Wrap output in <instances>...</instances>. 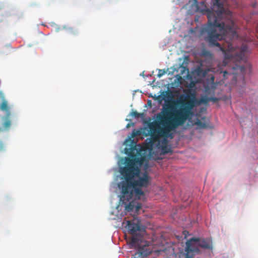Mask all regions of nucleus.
Instances as JSON below:
<instances>
[{
  "instance_id": "f257e3e1",
  "label": "nucleus",
  "mask_w": 258,
  "mask_h": 258,
  "mask_svg": "<svg viewBox=\"0 0 258 258\" xmlns=\"http://www.w3.org/2000/svg\"><path fill=\"white\" fill-rule=\"evenodd\" d=\"M211 11L208 9V25L202 30L205 35V40L210 45L220 47L222 51L226 50L225 57L237 62H246L249 49L247 43H243L240 48L234 49L231 42H226L225 48L220 47L218 40L225 39L227 35L231 36L232 39L237 37L238 35L234 29V23L232 19L231 12L223 7L221 0H212Z\"/></svg>"
},
{
  "instance_id": "f03ea898",
  "label": "nucleus",
  "mask_w": 258,
  "mask_h": 258,
  "mask_svg": "<svg viewBox=\"0 0 258 258\" xmlns=\"http://www.w3.org/2000/svg\"><path fill=\"white\" fill-rule=\"evenodd\" d=\"M196 101V94L189 90L178 101V109L170 113L169 108H164L162 114H158L157 121L150 123L148 125V135L150 137L146 140L147 148L152 149L155 143L160 141L161 137L172 139L174 135L171 132L182 125L192 115Z\"/></svg>"
},
{
  "instance_id": "7ed1b4c3",
  "label": "nucleus",
  "mask_w": 258,
  "mask_h": 258,
  "mask_svg": "<svg viewBox=\"0 0 258 258\" xmlns=\"http://www.w3.org/2000/svg\"><path fill=\"white\" fill-rule=\"evenodd\" d=\"M130 141V147L124 149L125 153L129 157L125 158V166L120 169L123 180L118 184L119 188H122L124 194L128 193L127 190L132 189L134 186L146 187L150 180V177L147 173L137 180L134 179L135 177L139 176L141 171L139 166L144 163L147 154L145 148L137 145L134 140Z\"/></svg>"
},
{
  "instance_id": "20e7f679",
  "label": "nucleus",
  "mask_w": 258,
  "mask_h": 258,
  "mask_svg": "<svg viewBox=\"0 0 258 258\" xmlns=\"http://www.w3.org/2000/svg\"><path fill=\"white\" fill-rule=\"evenodd\" d=\"M199 246L204 249H212V241L209 238H192L186 242V249L187 253L196 251L195 247Z\"/></svg>"
},
{
  "instance_id": "39448f33",
  "label": "nucleus",
  "mask_w": 258,
  "mask_h": 258,
  "mask_svg": "<svg viewBox=\"0 0 258 258\" xmlns=\"http://www.w3.org/2000/svg\"><path fill=\"white\" fill-rule=\"evenodd\" d=\"M145 244L141 245L139 244V239L136 237L133 236L131 239L130 245L132 247L138 246V251L133 255V258H143L152 252V250L149 247L147 242Z\"/></svg>"
},
{
  "instance_id": "423d86ee",
  "label": "nucleus",
  "mask_w": 258,
  "mask_h": 258,
  "mask_svg": "<svg viewBox=\"0 0 258 258\" xmlns=\"http://www.w3.org/2000/svg\"><path fill=\"white\" fill-rule=\"evenodd\" d=\"M121 190V192L122 194L120 198V201L123 202V203H126V202H128L131 200L134 195H135L136 199H139L141 196H144V192L143 190L139 188V187L134 186L133 187L132 190H127V192L128 193L124 194L123 191V189L122 188H119Z\"/></svg>"
},
{
  "instance_id": "0eeeda50",
  "label": "nucleus",
  "mask_w": 258,
  "mask_h": 258,
  "mask_svg": "<svg viewBox=\"0 0 258 258\" xmlns=\"http://www.w3.org/2000/svg\"><path fill=\"white\" fill-rule=\"evenodd\" d=\"M126 222L125 228L130 234L137 235L138 232H145V227L141 224V221L139 219L134 218L132 220Z\"/></svg>"
},
{
  "instance_id": "6e6552de",
  "label": "nucleus",
  "mask_w": 258,
  "mask_h": 258,
  "mask_svg": "<svg viewBox=\"0 0 258 258\" xmlns=\"http://www.w3.org/2000/svg\"><path fill=\"white\" fill-rule=\"evenodd\" d=\"M246 66H233V72L231 73L233 75V79L237 81L238 78L244 79Z\"/></svg>"
},
{
  "instance_id": "1a4fd4ad",
  "label": "nucleus",
  "mask_w": 258,
  "mask_h": 258,
  "mask_svg": "<svg viewBox=\"0 0 258 258\" xmlns=\"http://www.w3.org/2000/svg\"><path fill=\"white\" fill-rule=\"evenodd\" d=\"M200 55L202 61L208 64H211L214 57L213 54L210 51L203 48L200 53Z\"/></svg>"
},
{
  "instance_id": "9d476101",
  "label": "nucleus",
  "mask_w": 258,
  "mask_h": 258,
  "mask_svg": "<svg viewBox=\"0 0 258 258\" xmlns=\"http://www.w3.org/2000/svg\"><path fill=\"white\" fill-rule=\"evenodd\" d=\"M168 138H163V139L160 141L158 143V147L159 149H160L163 154L171 153L172 150L171 147L168 145V141L167 140Z\"/></svg>"
},
{
  "instance_id": "9b49d317",
  "label": "nucleus",
  "mask_w": 258,
  "mask_h": 258,
  "mask_svg": "<svg viewBox=\"0 0 258 258\" xmlns=\"http://www.w3.org/2000/svg\"><path fill=\"white\" fill-rule=\"evenodd\" d=\"M4 111L6 112V115L4 118V121L3 123V127L5 130H7L9 129L11 125V121L10 119L11 112L10 111V109H9L8 111Z\"/></svg>"
},
{
  "instance_id": "f8f14e48",
  "label": "nucleus",
  "mask_w": 258,
  "mask_h": 258,
  "mask_svg": "<svg viewBox=\"0 0 258 258\" xmlns=\"http://www.w3.org/2000/svg\"><path fill=\"white\" fill-rule=\"evenodd\" d=\"M10 107L8 104L7 101L2 92H0V110L3 111H8Z\"/></svg>"
},
{
  "instance_id": "ddd939ff",
  "label": "nucleus",
  "mask_w": 258,
  "mask_h": 258,
  "mask_svg": "<svg viewBox=\"0 0 258 258\" xmlns=\"http://www.w3.org/2000/svg\"><path fill=\"white\" fill-rule=\"evenodd\" d=\"M124 202L126 203H123V202L122 203H124L126 205L125 210L126 211H127L128 212H131L132 211L135 209V202L134 201L130 202V203L128 204H126V203L127 202H126V201H124Z\"/></svg>"
},
{
  "instance_id": "4468645a",
  "label": "nucleus",
  "mask_w": 258,
  "mask_h": 258,
  "mask_svg": "<svg viewBox=\"0 0 258 258\" xmlns=\"http://www.w3.org/2000/svg\"><path fill=\"white\" fill-rule=\"evenodd\" d=\"M168 71V69H159L158 70V77H161L164 75H165L167 72Z\"/></svg>"
},
{
  "instance_id": "2eb2a0df",
  "label": "nucleus",
  "mask_w": 258,
  "mask_h": 258,
  "mask_svg": "<svg viewBox=\"0 0 258 258\" xmlns=\"http://www.w3.org/2000/svg\"><path fill=\"white\" fill-rule=\"evenodd\" d=\"M201 102L204 104H207L208 102H210V97H208L206 96L203 97L201 99Z\"/></svg>"
},
{
  "instance_id": "dca6fc26",
  "label": "nucleus",
  "mask_w": 258,
  "mask_h": 258,
  "mask_svg": "<svg viewBox=\"0 0 258 258\" xmlns=\"http://www.w3.org/2000/svg\"><path fill=\"white\" fill-rule=\"evenodd\" d=\"M196 124L199 126L200 127H201V128H206L207 127V125L204 122H202V121L199 120L197 122H196Z\"/></svg>"
},
{
  "instance_id": "f3484780",
  "label": "nucleus",
  "mask_w": 258,
  "mask_h": 258,
  "mask_svg": "<svg viewBox=\"0 0 258 258\" xmlns=\"http://www.w3.org/2000/svg\"><path fill=\"white\" fill-rule=\"evenodd\" d=\"M189 61V56H184L183 57V61L181 64H188Z\"/></svg>"
},
{
  "instance_id": "a211bd4d",
  "label": "nucleus",
  "mask_w": 258,
  "mask_h": 258,
  "mask_svg": "<svg viewBox=\"0 0 258 258\" xmlns=\"http://www.w3.org/2000/svg\"><path fill=\"white\" fill-rule=\"evenodd\" d=\"M142 208V204L138 203L136 205L135 204V209L136 212H138Z\"/></svg>"
},
{
  "instance_id": "6ab92c4d",
  "label": "nucleus",
  "mask_w": 258,
  "mask_h": 258,
  "mask_svg": "<svg viewBox=\"0 0 258 258\" xmlns=\"http://www.w3.org/2000/svg\"><path fill=\"white\" fill-rule=\"evenodd\" d=\"M131 115L132 116L135 117V118H139L140 116V114L137 111H132Z\"/></svg>"
},
{
  "instance_id": "aec40b11",
  "label": "nucleus",
  "mask_w": 258,
  "mask_h": 258,
  "mask_svg": "<svg viewBox=\"0 0 258 258\" xmlns=\"http://www.w3.org/2000/svg\"><path fill=\"white\" fill-rule=\"evenodd\" d=\"M140 135V132L139 131H136L135 130H134L133 131V133H132V137H135L138 135Z\"/></svg>"
},
{
  "instance_id": "412c9836",
  "label": "nucleus",
  "mask_w": 258,
  "mask_h": 258,
  "mask_svg": "<svg viewBox=\"0 0 258 258\" xmlns=\"http://www.w3.org/2000/svg\"><path fill=\"white\" fill-rule=\"evenodd\" d=\"M210 101H212L213 102H217L220 100V99L216 97H210Z\"/></svg>"
},
{
  "instance_id": "4be33fe9",
  "label": "nucleus",
  "mask_w": 258,
  "mask_h": 258,
  "mask_svg": "<svg viewBox=\"0 0 258 258\" xmlns=\"http://www.w3.org/2000/svg\"><path fill=\"white\" fill-rule=\"evenodd\" d=\"M194 4H195L196 5V6L197 7V10H198V11H204V9H203V10H200V9H199V8L198 7V1H197V0H194Z\"/></svg>"
},
{
  "instance_id": "5701e85b",
  "label": "nucleus",
  "mask_w": 258,
  "mask_h": 258,
  "mask_svg": "<svg viewBox=\"0 0 258 258\" xmlns=\"http://www.w3.org/2000/svg\"><path fill=\"white\" fill-rule=\"evenodd\" d=\"M4 150V146L3 143L0 140V152Z\"/></svg>"
},
{
  "instance_id": "b1692460",
  "label": "nucleus",
  "mask_w": 258,
  "mask_h": 258,
  "mask_svg": "<svg viewBox=\"0 0 258 258\" xmlns=\"http://www.w3.org/2000/svg\"><path fill=\"white\" fill-rule=\"evenodd\" d=\"M230 75V74H229L227 71H224V74H223V75H224V77H226V75Z\"/></svg>"
},
{
  "instance_id": "393cba45",
  "label": "nucleus",
  "mask_w": 258,
  "mask_h": 258,
  "mask_svg": "<svg viewBox=\"0 0 258 258\" xmlns=\"http://www.w3.org/2000/svg\"><path fill=\"white\" fill-rule=\"evenodd\" d=\"M187 66H182V65H180V66H179V67L178 68H182L183 69H186V67H187Z\"/></svg>"
},
{
  "instance_id": "a878e982",
  "label": "nucleus",
  "mask_w": 258,
  "mask_h": 258,
  "mask_svg": "<svg viewBox=\"0 0 258 258\" xmlns=\"http://www.w3.org/2000/svg\"><path fill=\"white\" fill-rule=\"evenodd\" d=\"M185 258H191V257L189 256L188 254H187Z\"/></svg>"
},
{
  "instance_id": "bb28decb",
  "label": "nucleus",
  "mask_w": 258,
  "mask_h": 258,
  "mask_svg": "<svg viewBox=\"0 0 258 258\" xmlns=\"http://www.w3.org/2000/svg\"><path fill=\"white\" fill-rule=\"evenodd\" d=\"M130 126V124L129 123H128V124L126 125V127H127V128H128Z\"/></svg>"
},
{
  "instance_id": "cd10ccee",
  "label": "nucleus",
  "mask_w": 258,
  "mask_h": 258,
  "mask_svg": "<svg viewBox=\"0 0 258 258\" xmlns=\"http://www.w3.org/2000/svg\"><path fill=\"white\" fill-rule=\"evenodd\" d=\"M201 4H202V5H204V2H202L201 3Z\"/></svg>"
},
{
  "instance_id": "c85d7f7f",
  "label": "nucleus",
  "mask_w": 258,
  "mask_h": 258,
  "mask_svg": "<svg viewBox=\"0 0 258 258\" xmlns=\"http://www.w3.org/2000/svg\"><path fill=\"white\" fill-rule=\"evenodd\" d=\"M223 63H224V64H224V65L227 64H226V62H225V61H224V62H223Z\"/></svg>"
}]
</instances>
